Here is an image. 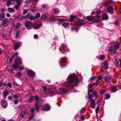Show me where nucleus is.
Here are the masks:
<instances>
[{
	"label": "nucleus",
	"instance_id": "f257e3e1",
	"mask_svg": "<svg viewBox=\"0 0 121 121\" xmlns=\"http://www.w3.org/2000/svg\"><path fill=\"white\" fill-rule=\"evenodd\" d=\"M78 81V78L74 75H70L68 78V83L65 86L69 89L72 88L75 85H77Z\"/></svg>",
	"mask_w": 121,
	"mask_h": 121
},
{
	"label": "nucleus",
	"instance_id": "f03ea898",
	"mask_svg": "<svg viewBox=\"0 0 121 121\" xmlns=\"http://www.w3.org/2000/svg\"><path fill=\"white\" fill-rule=\"evenodd\" d=\"M119 45L118 44H115L113 46H111L108 50L109 52H111L113 53H116L117 50L119 48Z\"/></svg>",
	"mask_w": 121,
	"mask_h": 121
},
{
	"label": "nucleus",
	"instance_id": "7ed1b4c3",
	"mask_svg": "<svg viewBox=\"0 0 121 121\" xmlns=\"http://www.w3.org/2000/svg\"><path fill=\"white\" fill-rule=\"evenodd\" d=\"M59 49L61 52L62 53H64L66 51H68V49L66 45L64 44L61 45V48H59Z\"/></svg>",
	"mask_w": 121,
	"mask_h": 121
},
{
	"label": "nucleus",
	"instance_id": "20e7f679",
	"mask_svg": "<svg viewBox=\"0 0 121 121\" xmlns=\"http://www.w3.org/2000/svg\"><path fill=\"white\" fill-rule=\"evenodd\" d=\"M43 101L42 100V99L40 98L39 99V100L37 101L35 104V109L37 110L38 112L39 111V109L40 106V103H42Z\"/></svg>",
	"mask_w": 121,
	"mask_h": 121
},
{
	"label": "nucleus",
	"instance_id": "39448f33",
	"mask_svg": "<svg viewBox=\"0 0 121 121\" xmlns=\"http://www.w3.org/2000/svg\"><path fill=\"white\" fill-rule=\"evenodd\" d=\"M66 57H63L60 60L59 63L62 67L64 66L66 64Z\"/></svg>",
	"mask_w": 121,
	"mask_h": 121
},
{
	"label": "nucleus",
	"instance_id": "423d86ee",
	"mask_svg": "<svg viewBox=\"0 0 121 121\" xmlns=\"http://www.w3.org/2000/svg\"><path fill=\"white\" fill-rule=\"evenodd\" d=\"M25 19H27L29 18L30 20H35V17L32 16L31 14H28L27 15L24 17Z\"/></svg>",
	"mask_w": 121,
	"mask_h": 121
},
{
	"label": "nucleus",
	"instance_id": "0eeeda50",
	"mask_svg": "<svg viewBox=\"0 0 121 121\" xmlns=\"http://www.w3.org/2000/svg\"><path fill=\"white\" fill-rule=\"evenodd\" d=\"M28 113V111L27 109H26L25 111L23 110L22 112L21 113L20 115V117H24Z\"/></svg>",
	"mask_w": 121,
	"mask_h": 121
},
{
	"label": "nucleus",
	"instance_id": "6e6552de",
	"mask_svg": "<svg viewBox=\"0 0 121 121\" xmlns=\"http://www.w3.org/2000/svg\"><path fill=\"white\" fill-rule=\"evenodd\" d=\"M1 106L4 108H6L7 107V103L5 100L2 99L1 100Z\"/></svg>",
	"mask_w": 121,
	"mask_h": 121
},
{
	"label": "nucleus",
	"instance_id": "1a4fd4ad",
	"mask_svg": "<svg viewBox=\"0 0 121 121\" xmlns=\"http://www.w3.org/2000/svg\"><path fill=\"white\" fill-rule=\"evenodd\" d=\"M8 19L5 18V17H0V20L1 21H2V24L3 25H5V24L7 22Z\"/></svg>",
	"mask_w": 121,
	"mask_h": 121
},
{
	"label": "nucleus",
	"instance_id": "9d476101",
	"mask_svg": "<svg viewBox=\"0 0 121 121\" xmlns=\"http://www.w3.org/2000/svg\"><path fill=\"white\" fill-rule=\"evenodd\" d=\"M77 22L80 24V25L85 24V22L82 19L80 20L79 18L77 19Z\"/></svg>",
	"mask_w": 121,
	"mask_h": 121
},
{
	"label": "nucleus",
	"instance_id": "9b49d317",
	"mask_svg": "<svg viewBox=\"0 0 121 121\" xmlns=\"http://www.w3.org/2000/svg\"><path fill=\"white\" fill-rule=\"evenodd\" d=\"M31 22L30 21H27L26 23V26L28 29H30Z\"/></svg>",
	"mask_w": 121,
	"mask_h": 121
},
{
	"label": "nucleus",
	"instance_id": "f8f14e48",
	"mask_svg": "<svg viewBox=\"0 0 121 121\" xmlns=\"http://www.w3.org/2000/svg\"><path fill=\"white\" fill-rule=\"evenodd\" d=\"M120 62V63L119 64V62L118 60L116 59L115 60V65L117 67H118L119 66L121 65V60L119 59Z\"/></svg>",
	"mask_w": 121,
	"mask_h": 121
},
{
	"label": "nucleus",
	"instance_id": "ddd939ff",
	"mask_svg": "<svg viewBox=\"0 0 121 121\" xmlns=\"http://www.w3.org/2000/svg\"><path fill=\"white\" fill-rule=\"evenodd\" d=\"M9 94V91L7 90H4L3 92V95L4 98L5 99Z\"/></svg>",
	"mask_w": 121,
	"mask_h": 121
},
{
	"label": "nucleus",
	"instance_id": "4468645a",
	"mask_svg": "<svg viewBox=\"0 0 121 121\" xmlns=\"http://www.w3.org/2000/svg\"><path fill=\"white\" fill-rule=\"evenodd\" d=\"M45 107L44 108V110L45 111H48L51 108L49 105L48 104H46L45 105Z\"/></svg>",
	"mask_w": 121,
	"mask_h": 121
},
{
	"label": "nucleus",
	"instance_id": "2eb2a0df",
	"mask_svg": "<svg viewBox=\"0 0 121 121\" xmlns=\"http://www.w3.org/2000/svg\"><path fill=\"white\" fill-rule=\"evenodd\" d=\"M20 43L19 42H17L16 44L14 45V48L15 50H16L20 46Z\"/></svg>",
	"mask_w": 121,
	"mask_h": 121
},
{
	"label": "nucleus",
	"instance_id": "dca6fc26",
	"mask_svg": "<svg viewBox=\"0 0 121 121\" xmlns=\"http://www.w3.org/2000/svg\"><path fill=\"white\" fill-rule=\"evenodd\" d=\"M102 18L104 20H107L108 19V15L106 13H105L103 14Z\"/></svg>",
	"mask_w": 121,
	"mask_h": 121
},
{
	"label": "nucleus",
	"instance_id": "f3484780",
	"mask_svg": "<svg viewBox=\"0 0 121 121\" xmlns=\"http://www.w3.org/2000/svg\"><path fill=\"white\" fill-rule=\"evenodd\" d=\"M101 17L99 16H98L97 17H96L95 18L94 17V19L95 22H98L100 21V18Z\"/></svg>",
	"mask_w": 121,
	"mask_h": 121
},
{
	"label": "nucleus",
	"instance_id": "a211bd4d",
	"mask_svg": "<svg viewBox=\"0 0 121 121\" xmlns=\"http://www.w3.org/2000/svg\"><path fill=\"white\" fill-rule=\"evenodd\" d=\"M40 25L38 23H35L33 25V27L35 29H37L38 28Z\"/></svg>",
	"mask_w": 121,
	"mask_h": 121
},
{
	"label": "nucleus",
	"instance_id": "6ab92c4d",
	"mask_svg": "<svg viewBox=\"0 0 121 121\" xmlns=\"http://www.w3.org/2000/svg\"><path fill=\"white\" fill-rule=\"evenodd\" d=\"M90 107L92 108L95 109V102L94 100H93L91 104Z\"/></svg>",
	"mask_w": 121,
	"mask_h": 121
},
{
	"label": "nucleus",
	"instance_id": "aec40b11",
	"mask_svg": "<svg viewBox=\"0 0 121 121\" xmlns=\"http://www.w3.org/2000/svg\"><path fill=\"white\" fill-rule=\"evenodd\" d=\"M87 19L90 21H92L94 20V17H91L89 16H87L86 17Z\"/></svg>",
	"mask_w": 121,
	"mask_h": 121
},
{
	"label": "nucleus",
	"instance_id": "412c9836",
	"mask_svg": "<svg viewBox=\"0 0 121 121\" xmlns=\"http://www.w3.org/2000/svg\"><path fill=\"white\" fill-rule=\"evenodd\" d=\"M113 8L112 6H110L107 9L106 11L107 12L109 13H110V12L112 11Z\"/></svg>",
	"mask_w": 121,
	"mask_h": 121
},
{
	"label": "nucleus",
	"instance_id": "4be33fe9",
	"mask_svg": "<svg viewBox=\"0 0 121 121\" xmlns=\"http://www.w3.org/2000/svg\"><path fill=\"white\" fill-rule=\"evenodd\" d=\"M59 90L61 93L66 92L67 91V90L63 87L60 88L59 89Z\"/></svg>",
	"mask_w": 121,
	"mask_h": 121
},
{
	"label": "nucleus",
	"instance_id": "5701e85b",
	"mask_svg": "<svg viewBox=\"0 0 121 121\" xmlns=\"http://www.w3.org/2000/svg\"><path fill=\"white\" fill-rule=\"evenodd\" d=\"M104 79L105 82L106 83H107L110 81V78L109 77L107 76L105 77Z\"/></svg>",
	"mask_w": 121,
	"mask_h": 121
},
{
	"label": "nucleus",
	"instance_id": "b1692460",
	"mask_svg": "<svg viewBox=\"0 0 121 121\" xmlns=\"http://www.w3.org/2000/svg\"><path fill=\"white\" fill-rule=\"evenodd\" d=\"M76 17V16H73L72 15H70V18L69 20V21L71 22L73 21V19L75 18Z\"/></svg>",
	"mask_w": 121,
	"mask_h": 121
},
{
	"label": "nucleus",
	"instance_id": "393cba45",
	"mask_svg": "<svg viewBox=\"0 0 121 121\" xmlns=\"http://www.w3.org/2000/svg\"><path fill=\"white\" fill-rule=\"evenodd\" d=\"M53 11L54 14H57L59 13V11L58 9H53Z\"/></svg>",
	"mask_w": 121,
	"mask_h": 121
},
{
	"label": "nucleus",
	"instance_id": "a878e982",
	"mask_svg": "<svg viewBox=\"0 0 121 121\" xmlns=\"http://www.w3.org/2000/svg\"><path fill=\"white\" fill-rule=\"evenodd\" d=\"M105 96L106 97L105 98V99H109L111 95L108 93H106L105 94Z\"/></svg>",
	"mask_w": 121,
	"mask_h": 121
},
{
	"label": "nucleus",
	"instance_id": "bb28decb",
	"mask_svg": "<svg viewBox=\"0 0 121 121\" xmlns=\"http://www.w3.org/2000/svg\"><path fill=\"white\" fill-rule=\"evenodd\" d=\"M104 67L106 69H107L108 68V63L106 61L104 62Z\"/></svg>",
	"mask_w": 121,
	"mask_h": 121
},
{
	"label": "nucleus",
	"instance_id": "cd10ccee",
	"mask_svg": "<svg viewBox=\"0 0 121 121\" xmlns=\"http://www.w3.org/2000/svg\"><path fill=\"white\" fill-rule=\"evenodd\" d=\"M15 62L17 65H19L20 63V60L18 58H16L15 59Z\"/></svg>",
	"mask_w": 121,
	"mask_h": 121
},
{
	"label": "nucleus",
	"instance_id": "c85d7f7f",
	"mask_svg": "<svg viewBox=\"0 0 121 121\" xmlns=\"http://www.w3.org/2000/svg\"><path fill=\"white\" fill-rule=\"evenodd\" d=\"M117 87L116 86H112L111 88V90L112 92H115L117 90Z\"/></svg>",
	"mask_w": 121,
	"mask_h": 121
},
{
	"label": "nucleus",
	"instance_id": "c756f323",
	"mask_svg": "<svg viewBox=\"0 0 121 121\" xmlns=\"http://www.w3.org/2000/svg\"><path fill=\"white\" fill-rule=\"evenodd\" d=\"M28 73L30 76H32L34 74V72L33 71L30 70L28 71Z\"/></svg>",
	"mask_w": 121,
	"mask_h": 121
},
{
	"label": "nucleus",
	"instance_id": "7c9ffc66",
	"mask_svg": "<svg viewBox=\"0 0 121 121\" xmlns=\"http://www.w3.org/2000/svg\"><path fill=\"white\" fill-rule=\"evenodd\" d=\"M30 98L29 99V102L31 103V102L33 101L34 99V96L32 95H30Z\"/></svg>",
	"mask_w": 121,
	"mask_h": 121
},
{
	"label": "nucleus",
	"instance_id": "2f4dec72",
	"mask_svg": "<svg viewBox=\"0 0 121 121\" xmlns=\"http://www.w3.org/2000/svg\"><path fill=\"white\" fill-rule=\"evenodd\" d=\"M8 10L9 12L11 13L14 12V10L13 8H8Z\"/></svg>",
	"mask_w": 121,
	"mask_h": 121
},
{
	"label": "nucleus",
	"instance_id": "473e14b6",
	"mask_svg": "<svg viewBox=\"0 0 121 121\" xmlns=\"http://www.w3.org/2000/svg\"><path fill=\"white\" fill-rule=\"evenodd\" d=\"M68 24L67 23L64 22L62 23L63 26L65 28H67L68 27Z\"/></svg>",
	"mask_w": 121,
	"mask_h": 121
},
{
	"label": "nucleus",
	"instance_id": "72a5a7b5",
	"mask_svg": "<svg viewBox=\"0 0 121 121\" xmlns=\"http://www.w3.org/2000/svg\"><path fill=\"white\" fill-rule=\"evenodd\" d=\"M23 1V0H16L17 4L19 5L21 4V3Z\"/></svg>",
	"mask_w": 121,
	"mask_h": 121
},
{
	"label": "nucleus",
	"instance_id": "f704fd0d",
	"mask_svg": "<svg viewBox=\"0 0 121 121\" xmlns=\"http://www.w3.org/2000/svg\"><path fill=\"white\" fill-rule=\"evenodd\" d=\"M11 1L10 0H8L6 2V4L8 6H9L11 4Z\"/></svg>",
	"mask_w": 121,
	"mask_h": 121
},
{
	"label": "nucleus",
	"instance_id": "c9c22d12",
	"mask_svg": "<svg viewBox=\"0 0 121 121\" xmlns=\"http://www.w3.org/2000/svg\"><path fill=\"white\" fill-rule=\"evenodd\" d=\"M15 75L17 77H20L22 76V74L21 72H19L17 74H15Z\"/></svg>",
	"mask_w": 121,
	"mask_h": 121
},
{
	"label": "nucleus",
	"instance_id": "e433bc0d",
	"mask_svg": "<svg viewBox=\"0 0 121 121\" xmlns=\"http://www.w3.org/2000/svg\"><path fill=\"white\" fill-rule=\"evenodd\" d=\"M38 0H28L27 2L28 3L30 4L31 2H34L36 1V2H37Z\"/></svg>",
	"mask_w": 121,
	"mask_h": 121
},
{
	"label": "nucleus",
	"instance_id": "4c0bfd02",
	"mask_svg": "<svg viewBox=\"0 0 121 121\" xmlns=\"http://www.w3.org/2000/svg\"><path fill=\"white\" fill-rule=\"evenodd\" d=\"M106 92V90H105L103 89L100 91V94L102 95L104 94Z\"/></svg>",
	"mask_w": 121,
	"mask_h": 121
},
{
	"label": "nucleus",
	"instance_id": "58836bf2",
	"mask_svg": "<svg viewBox=\"0 0 121 121\" xmlns=\"http://www.w3.org/2000/svg\"><path fill=\"white\" fill-rule=\"evenodd\" d=\"M40 16V14L38 12L35 16V19H37Z\"/></svg>",
	"mask_w": 121,
	"mask_h": 121
},
{
	"label": "nucleus",
	"instance_id": "ea45409f",
	"mask_svg": "<svg viewBox=\"0 0 121 121\" xmlns=\"http://www.w3.org/2000/svg\"><path fill=\"white\" fill-rule=\"evenodd\" d=\"M46 16L44 15H43L41 17V19L42 20H44L47 18Z\"/></svg>",
	"mask_w": 121,
	"mask_h": 121
},
{
	"label": "nucleus",
	"instance_id": "a19ab883",
	"mask_svg": "<svg viewBox=\"0 0 121 121\" xmlns=\"http://www.w3.org/2000/svg\"><path fill=\"white\" fill-rule=\"evenodd\" d=\"M14 58V57L13 55H12L11 57H10V63L12 62Z\"/></svg>",
	"mask_w": 121,
	"mask_h": 121
},
{
	"label": "nucleus",
	"instance_id": "79ce46f5",
	"mask_svg": "<svg viewBox=\"0 0 121 121\" xmlns=\"http://www.w3.org/2000/svg\"><path fill=\"white\" fill-rule=\"evenodd\" d=\"M20 24L19 22L17 23L16 25V27L17 28H19L20 26Z\"/></svg>",
	"mask_w": 121,
	"mask_h": 121
},
{
	"label": "nucleus",
	"instance_id": "37998d69",
	"mask_svg": "<svg viewBox=\"0 0 121 121\" xmlns=\"http://www.w3.org/2000/svg\"><path fill=\"white\" fill-rule=\"evenodd\" d=\"M12 67L14 69H16L17 68L18 66L16 64H13L12 65Z\"/></svg>",
	"mask_w": 121,
	"mask_h": 121
},
{
	"label": "nucleus",
	"instance_id": "c03bdc74",
	"mask_svg": "<svg viewBox=\"0 0 121 121\" xmlns=\"http://www.w3.org/2000/svg\"><path fill=\"white\" fill-rule=\"evenodd\" d=\"M48 6L47 4H43L42 5V7L44 9L48 7Z\"/></svg>",
	"mask_w": 121,
	"mask_h": 121
},
{
	"label": "nucleus",
	"instance_id": "a18cd8bd",
	"mask_svg": "<svg viewBox=\"0 0 121 121\" xmlns=\"http://www.w3.org/2000/svg\"><path fill=\"white\" fill-rule=\"evenodd\" d=\"M19 5H18L17 4L16 5L14 6V8L16 9V10H17L18 9Z\"/></svg>",
	"mask_w": 121,
	"mask_h": 121
},
{
	"label": "nucleus",
	"instance_id": "49530a36",
	"mask_svg": "<svg viewBox=\"0 0 121 121\" xmlns=\"http://www.w3.org/2000/svg\"><path fill=\"white\" fill-rule=\"evenodd\" d=\"M99 80H97L96 82L95 83H94V85L95 86H97L99 82Z\"/></svg>",
	"mask_w": 121,
	"mask_h": 121
},
{
	"label": "nucleus",
	"instance_id": "de8ad7c7",
	"mask_svg": "<svg viewBox=\"0 0 121 121\" xmlns=\"http://www.w3.org/2000/svg\"><path fill=\"white\" fill-rule=\"evenodd\" d=\"M14 98L15 99H16L19 97V95L17 94H15L13 95Z\"/></svg>",
	"mask_w": 121,
	"mask_h": 121
},
{
	"label": "nucleus",
	"instance_id": "09e8293b",
	"mask_svg": "<svg viewBox=\"0 0 121 121\" xmlns=\"http://www.w3.org/2000/svg\"><path fill=\"white\" fill-rule=\"evenodd\" d=\"M22 17L21 16V15H18L17 16V19L18 20H20L22 18Z\"/></svg>",
	"mask_w": 121,
	"mask_h": 121
},
{
	"label": "nucleus",
	"instance_id": "8fccbe9b",
	"mask_svg": "<svg viewBox=\"0 0 121 121\" xmlns=\"http://www.w3.org/2000/svg\"><path fill=\"white\" fill-rule=\"evenodd\" d=\"M88 97L89 99H91L92 97V95L91 94H90V93H88Z\"/></svg>",
	"mask_w": 121,
	"mask_h": 121
},
{
	"label": "nucleus",
	"instance_id": "3c124183",
	"mask_svg": "<svg viewBox=\"0 0 121 121\" xmlns=\"http://www.w3.org/2000/svg\"><path fill=\"white\" fill-rule=\"evenodd\" d=\"M28 10L27 9H25L23 12V14L24 15L27 13Z\"/></svg>",
	"mask_w": 121,
	"mask_h": 121
},
{
	"label": "nucleus",
	"instance_id": "603ef678",
	"mask_svg": "<svg viewBox=\"0 0 121 121\" xmlns=\"http://www.w3.org/2000/svg\"><path fill=\"white\" fill-rule=\"evenodd\" d=\"M5 16V13H0V17H2Z\"/></svg>",
	"mask_w": 121,
	"mask_h": 121
},
{
	"label": "nucleus",
	"instance_id": "864d4df0",
	"mask_svg": "<svg viewBox=\"0 0 121 121\" xmlns=\"http://www.w3.org/2000/svg\"><path fill=\"white\" fill-rule=\"evenodd\" d=\"M8 71L10 73H13V69H8Z\"/></svg>",
	"mask_w": 121,
	"mask_h": 121
},
{
	"label": "nucleus",
	"instance_id": "5fc2aeb1",
	"mask_svg": "<svg viewBox=\"0 0 121 121\" xmlns=\"http://www.w3.org/2000/svg\"><path fill=\"white\" fill-rule=\"evenodd\" d=\"M34 114H32L31 116L29 118V120H31L34 117Z\"/></svg>",
	"mask_w": 121,
	"mask_h": 121
},
{
	"label": "nucleus",
	"instance_id": "6e6d98bb",
	"mask_svg": "<svg viewBox=\"0 0 121 121\" xmlns=\"http://www.w3.org/2000/svg\"><path fill=\"white\" fill-rule=\"evenodd\" d=\"M56 20L54 19V18H53V19H51V18H50V22H54V21H55Z\"/></svg>",
	"mask_w": 121,
	"mask_h": 121
},
{
	"label": "nucleus",
	"instance_id": "4d7b16f0",
	"mask_svg": "<svg viewBox=\"0 0 121 121\" xmlns=\"http://www.w3.org/2000/svg\"><path fill=\"white\" fill-rule=\"evenodd\" d=\"M7 85L10 88H11L12 87V85L9 82L8 83Z\"/></svg>",
	"mask_w": 121,
	"mask_h": 121
},
{
	"label": "nucleus",
	"instance_id": "13d9d810",
	"mask_svg": "<svg viewBox=\"0 0 121 121\" xmlns=\"http://www.w3.org/2000/svg\"><path fill=\"white\" fill-rule=\"evenodd\" d=\"M35 99L36 100H37V101H38V100H38V96L37 95H36L35 96Z\"/></svg>",
	"mask_w": 121,
	"mask_h": 121
},
{
	"label": "nucleus",
	"instance_id": "bf43d9fd",
	"mask_svg": "<svg viewBox=\"0 0 121 121\" xmlns=\"http://www.w3.org/2000/svg\"><path fill=\"white\" fill-rule=\"evenodd\" d=\"M93 89H92L88 91V93H90L92 92H93Z\"/></svg>",
	"mask_w": 121,
	"mask_h": 121
},
{
	"label": "nucleus",
	"instance_id": "052dcab7",
	"mask_svg": "<svg viewBox=\"0 0 121 121\" xmlns=\"http://www.w3.org/2000/svg\"><path fill=\"white\" fill-rule=\"evenodd\" d=\"M14 104L16 105L18 103V101L16 100H14Z\"/></svg>",
	"mask_w": 121,
	"mask_h": 121
},
{
	"label": "nucleus",
	"instance_id": "680f3d73",
	"mask_svg": "<svg viewBox=\"0 0 121 121\" xmlns=\"http://www.w3.org/2000/svg\"><path fill=\"white\" fill-rule=\"evenodd\" d=\"M43 88L44 91H45L47 89V87L46 86H43Z\"/></svg>",
	"mask_w": 121,
	"mask_h": 121
},
{
	"label": "nucleus",
	"instance_id": "e2e57ef3",
	"mask_svg": "<svg viewBox=\"0 0 121 121\" xmlns=\"http://www.w3.org/2000/svg\"><path fill=\"white\" fill-rule=\"evenodd\" d=\"M35 111V109L34 108H31L30 109V111L31 112L33 113Z\"/></svg>",
	"mask_w": 121,
	"mask_h": 121
},
{
	"label": "nucleus",
	"instance_id": "0e129e2a",
	"mask_svg": "<svg viewBox=\"0 0 121 121\" xmlns=\"http://www.w3.org/2000/svg\"><path fill=\"white\" fill-rule=\"evenodd\" d=\"M38 36L37 35H35L34 36V38L35 39H36L38 38Z\"/></svg>",
	"mask_w": 121,
	"mask_h": 121
},
{
	"label": "nucleus",
	"instance_id": "69168bd1",
	"mask_svg": "<svg viewBox=\"0 0 121 121\" xmlns=\"http://www.w3.org/2000/svg\"><path fill=\"white\" fill-rule=\"evenodd\" d=\"M104 56L101 55L100 56V58L101 60H103L104 58Z\"/></svg>",
	"mask_w": 121,
	"mask_h": 121
},
{
	"label": "nucleus",
	"instance_id": "338daca9",
	"mask_svg": "<svg viewBox=\"0 0 121 121\" xmlns=\"http://www.w3.org/2000/svg\"><path fill=\"white\" fill-rule=\"evenodd\" d=\"M19 34V32H17L16 33V38L18 37L17 36H18Z\"/></svg>",
	"mask_w": 121,
	"mask_h": 121
},
{
	"label": "nucleus",
	"instance_id": "774afa93",
	"mask_svg": "<svg viewBox=\"0 0 121 121\" xmlns=\"http://www.w3.org/2000/svg\"><path fill=\"white\" fill-rule=\"evenodd\" d=\"M58 21H59L61 22H62L63 21V20L62 19H59L58 20Z\"/></svg>",
	"mask_w": 121,
	"mask_h": 121
}]
</instances>
